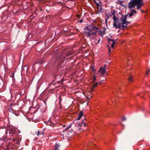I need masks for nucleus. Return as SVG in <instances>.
Returning a JSON list of instances; mask_svg holds the SVG:
<instances>
[{"label": "nucleus", "instance_id": "obj_36", "mask_svg": "<svg viewBox=\"0 0 150 150\" xmlns=\"http://www.w3.org/2000/svg\"><path fill=\"white\" fill-rule=\"evenodd\" d=\"M1 140H2L0 138V141H1Z\"/></svg>", "mask_w": 150, "mask_h": 150}, {"label": "nucleus", "instance_id": "obj_1", "mask_svg": "<svg viewBox=\"0 0 150 150\" xmlns=\"http://www.w3.org/2000/svg\"><path fill=\"white\" fill-rule=\"evenodd\" d=\"M98 28L93 24H91L88 27L84 28L85 34L86 36L90 38L93 35L96 36V33L98 31Z\"/></svg>", "mask_w": 150, "mask_h": 150}, {"label": "nucleus", "instance_id": "obj_31", "mask_svg": "<svg viewBox=\"0 0 150 150\" xmlns=\"http://www.w3.org/2000/svg\"><path fill=\"white\" fill-rule=\"evenodd\" d=\"M76 16L78 17H79L80 15H79V14H77Z\"/></svg>", "mask_w": 150, "mask_h": 150}, {"label": "nucleus", "instance_id": "obj_25", "mask_svg": "<svg viewBox=\"0 0 150 150\" xmlns=\"http://www.w3.org/2000/svg\"><path fill=\"white\" fill-rule=\"evenodd\" d=\"M122 1H118V4H120V5H122Z\"/></svg>", "mask_w": 150, "mask_h": 150}, {"label": "nucleus", "instance_id": "obj_28", "mask_svg": "<svg viewBox=\"0 0 150 150\" xmlns=\"http://www.w3.org/2000/svg\"><path fill=\"white\" fill-rule=\"evenodd\" d=\"M73 131V130L71 129V130L70 131V132H68V134H69V133H70V132H72Z\"/></svg>", "mask_w": 150, "mask_h": 150}, {"label": "nucleus", "instance_id": "obj_13", "mask_svg": "<svg viewBox=\"0 0 150 150\" xmlns=\"http://www.w3.org/2000/svg\"><path fill=\"white\" fill-rule=\"evenodd\" d=\"M98 83H96L95 84L93 85L92 87L91 88V90L92 91H93L94 88H95V87L96 86H97Z\"/></svg>", "mask_w": 150, "mask_h": 150}, {"label": "nucleus", "instance_id": "obj_15", "mask_svg": "<svg viewBox=\"0 0 150 150\" xmlns=\"http://www.w3.org/2000/svg\"><path fill=\"white\" fill-rule=\"evenodd\" d=\"M104 31L103 30L100 31V32L99 35L102 37H103L104 34Z\"/></svg>", "mask_w": 150, "mask_h": 150}, {"label": "nucleus", "instance_id": "obj_8", "mask_svg": "<svg viewBox=\"0 0 150 150\" xmlns=\"http://www.w3.org/2000/svg\"><path fill=\"white\" fill-rule=\"evenodd\" d=\"M83 112L82 111H81L78 114V117L76 119V120H79L83 116Z\"/></svg>", "mask_w": 150, "mask_h": 150}, {"label": "nucleus", "instance_id": "obj_20", "mask_svg": "<svg viewBox=\"0 0 150 150\" xmlns=\"http://www.w3.org/2000/svg\"><path fill=\"white\" fill-rule=\"evenodd\" d=\"M133 15V13H132L131 12L129 14V16L130 17H131Z\"/></svg>", "mask_w": 150, "mask_h": 150}, {"label": "nucleus", "instance_id": "obj_3", "mask_svg": "<svg viewBox=\"0 0 150 150\" xmlns=\"http://www.w3.org/2000/svg\"><path fill=\"white\" fill-rule=\"evenodd\" d=\"M127 14L125 15L124 17L123 15L122 16V17L120 19V23H121V29L124 30V28H126L127 25L129 24L130 22L127 21Z\"/></svg>", "mask_w": 150, "mask_h": 150}, {"label": "nucleus", "instance_id": "obj_7", "mask_svg": "<svg viewBox=\"0 0 150 150\" xmlns=\"http://www.w3.org/2000/svg\"><path fill=\"white\" fill-rule=\"evenodd\" d=\"M108 42L111 45L112 48L114 47L115 44V41L113 39L111 38H108Z\"/></svg>", "mask_w": 150, "mask_h": 150}, {"label": "nucleus", "instance_id": "obj_6", "mask_svg": "<svg viewBox=\"0 0 150 150\" xmlns=\"http://www.w3.org/2000/svg\"><path fill=\"white\" fill-rule=\"evenodd\" d=\"M105 67V65L103 67H101L98 71V72L100 73V74L101 76H103L105 72L106 69Z\"/></svg>", "mask_w": 150, "mask_h": 150}, {"label": "nucleus", "instance_id": "obj_9", "mask_svg": "<svg viewBox=\"0 0 150 150\" xmlns=\"http://www.w3.org/2000/svg\"><path fill=\"white\" fill-rule=\"evenodd\" d=\"M11 145L12 144L11 143L8 144L6 145V149L4 150H10L11 149H12Z\"/></svg>", "mask_w": 150, "mask_h": 150}, {"label": "nucleus", "instance_id": "obj_30", "mask_svg": "<svg viewBox=\"0 0 150 150\" xmlns=\"http://www.w3.org/2000/svg\"><path fill=\"white\" fill-rule=\"evenodd\" d=\"M100 41V38L98 41L97 43H98Z\"/></svg>", "mask_w": 150, "mask_h": 150}, {"label": "nucleus", "instance_id": "obj_35", "mask_svg": "<svg viewBox=\"0 0 150 150\" xmlns=\"http://www.w3.org/2000/svg\"><path fill=\"white\" fill-rule=\"evenodd\" d=\"M97 39H96L95 40V41H97Z\"/></svg>", "mask_w": 150, "mask_h": 150}, {"label": "nucleus", "instance_id": "obj_22", "mask_svg": "<svg viewBox=\"0 0 150 150\" xmlns=\"http://www.w3.org/2000/svg\"><path fill=\"white\" fill-rule=\"evenodd\" d=\"M150 70L149 69H148L146 71V75H148V74Z\"/></svg>", "mask_w": 150, "mask_h": 150}, {"label": "nucleus", "instance_id": "obj_34", "mask_svg": "<svg viewBox=\"0 0 150 150\" xmlns=\"http://www.w3.org/2000/svg\"><path fill=\"white\" fill-rule=\"evenodd\" d=\"M111 13V14H112V13ZM112 14H111V15H110V16H112Z\"/></svg>", "mask_w": 150, "mask_h": 150}, {"label": "nucleus", "instance_id": "obj_26", "mask_svg": "<svg viewBox=\"0 0 150 150\" xmlns=\"http://www.w3.org/2000/svg\"><path fill=\"white\" fill-rule=\"evenodd\" d=\"M83 21V19H81L79 21V22L80 23H81V22H82Z\"/></svg>", "mask_w": 150, "mask_h": 150}, {"label": "nucleus", "instance_id": "obj_10", "mask_svg": "<svg viewBox=\"0 0 150 150\" xmlns=\"http://www.w3.org/2000/svg\"><path fill=\"white\" fill-rule=\"evenodd\" d=\"M96 6L98 10L100 11L102 8V6L100 5L98 3H97Z\"/></svg>", "mask_w": 150, "mask_h": 150}, {"label": "nucleus", "instance_id": "obj_11", "mask_svg": "<svg viewBox=\"0 0 150 150\" xmlns=\"http://www.w3.org/2000/svg\"><path fill=\"white\" fill-rule=\"evenodd\" d=\"M60 145L59 144V143H56V145L55 147V149L54 150H59V149H58V148L60 147Z\"/></svg>", "mask_w": 150, "mask_h": 150}, {"label": "nucleus", "instance_id": "obj_16", "mask_svg": "<svg viewBox=\"0 0 150 150\" xmlns=\"http://www.w3.org/2000/svg\"><path fill=\"white\" fill-rule=\"evenodd\" d=\"M129 81L130 82H132L133 81L132 77V76H130L129 78Z\"/></svg>", "mask_w": 150, "mask_h": 150}, {"label": "nucleus", "instance_id": "obj_27", "mask_svg": "<svg viewBox=\"0 0 150 150\" xmlns=\"http://www.w3.org/2000/svg\"><path fill=\"white\" fill-rule=\"evenodd\" d=\"M43 62H40L39 61H38L37 62V63H43Z\"/></svg>", "mask_w": 150, "mask_h": 150}, {"label": "nucleus", "instance_id": "obj_29", "mask_svg": "<svg viewBox=\"0 0 150 150\" xmlns=\"http://www.w3.org/2000/svg\"><path fill=\"white\" fill-rule=\"evenodd\" d=\"M99 72H98L97 73H95V74H94V75H96H96L98 74L99 73Z\"/></svg>", "mask_w": 150, "mask_h": 150}, {"label": "nucleus", "instance_id": "obj_18", "mask_svg": "<svg viewBox=\"0 0 150 150\" xmlns=\"http://www.w3.org/2000/svg\"><path fill=\"white\" fill-rule=\"evenodd\" d=\"M96 75H94V76L93 77V81L94 82L95 81H96Z\"/></svg>", "mask_w": 150, "mask_h": 150}, {"label": "nucleus", "instance_id": "obj_39", "mask_svg": "<svg viewBox=\"0 0 150 150\" xmlns=\"http://www.w3.org/2000/svg\"><path fill=\"white\" fill-rule=\"evenodd\" d=\"M107 20L106 19V20H105V22H107Z\"/></svg>", "mask_w": 150, "mask_h": 150}, {"label": "nucleus", "instance_id": "obj_19", "mask_svg": "<svg viewBox=\"0 0 150 150\" xmlns=\"http://www.w3.org/2000/svg\"><path fill=\"white\" fill-rule=\"evenodd\" d=\"M59 103L60 105H61V101H62V98H61L60 96L59 97Z\"/></svg>", "mask_w": 150, "mask_h": 150}, {"label": "nucleus", "instance_id": "obj_37", "mask_svg": "<svg viewBox=\"0 0 150 150\" xmlns=\"http://www.w3.org/2000/svg\"><path fill=\"white\" fill-rule=\"evenodd\" d=\"M65 125H64L63 126V127H65Z\"/></svg>", "mask_w": 150, "mask_h": 150}, {"label": "nucleus", "instance_id": "obj_32", "mask_svg": "<svg viewBox=\"0 0 150 150\" xmlns=\"http://www.w3.org/2000/svg\"><path fill=\"white\" fill-rule=\"evenodd\" d=\"M110 51H111V50H110V49H109V53H110Z\"/></svg>", "mask_w": 150, "mask_h": 150}, {"label": "nucleus", "instance_id": "obj_12", "mask_svg": "<svg viewBox=\"0 0 150 150\" xmlns=\"http://www.w3.org/2000/svg\"><path fill=\"white\" fill-rule=\"evenodd\" d=\"M35 133L38 136L42 134L43 135H44L43 132H40L39 131H38L37 132H35Z\"/></svg>", "mask_w": 150, "mask_h": 150}, {"label": "nucleus", "instance_id": "obj_14", "mask_svg": "<svg viewBox=\"0 0 150 150\" xmlns=\"http://www.w3.org/2000/svg\"><path fill=\"white\" fill-rule=\"evenodd\" d=\"M73 54V53L72 52V51H69L66 54V56L67 57L69 56H70V55H71V54Z\"/></svg>", "mask_w": 150, "mask_h": 150}, {"label": "nucleus", "instance_id": "obj_38", "mask_svg": "<svg viewBox=\"0 0 150 150\" xmlns=\"http://www.w3.org/2000/svg\"><path fill=\"white\" fill-rule=\"evenodd\" d=\"M95 38V37H93V38H92V39H93V38Z\"/></svg>", "mask_w": 150, "mask_h": 150}, {"label": "nucleus", "instance_id": "obj_17", "mask_svg": "<svg viewBox=\"0 0 150 150\" xmlns=\"http://www.w3.org/2000/svg\"><path fill=\"white\" fill-rule=\"evenodd\" d=\"M56 1L60 3H63L64 2V0H56Z\"/></svg>", "mask_w": 150, "mask_h": 150}, {"label": "nucleus", "instance_id": "obj_24", "mask_svg": "<svg viewBox=\"0 0 150 150\" xmlns=\"http://www.w3.org/2000/svg\"><path fill=\"white\" fill-rule=\"evenodd\" d=\"M70 126H69L67 127V128H66V129H65V130H64V131H66V130H68V129H69V128H70Z\"/></svg>", "mask_w": 150, "mask_h": 150}, {"label": "nucleus", "instance_id": "obj_2", "mask_svg": "<svg viewBox=\"0 0 150 150\" xmlns=\"http://www.w3.org/2000/svg\"><path fill=\"white\" fill-rule=\"evenodd\" d=\"M112 15H113V19L114 21L113 23V26L116 28H118L119 29H121V23H120L119 21H118V19L117 18L115 15V13L113 12L112 13Z\"/></svg>", "mask_w": 150, "mask_h": 150}, {"label": "nucleus", "instance_id": "obj_33", "mask_svg": "<svg viewBox=\"0 0 150 150\" xmlns=\"http://www.w3.org/2000/svg\"><path fill=\"white\" fill-rule=\"evenodd\" d=\"M12 105H13V104H12V103L11 104H10V106H11Z\"/></svg>", "mask_w": 150, "mask_h": 150}, {"label": "nucleus", "instance_id": "obj_23", "mask_svg": "<svg viewBox=\"0 0 150 150\" xmlns=\"http://www.w3.org/2000/svg\"><path fill=\"white\" fill-rule=\"evenodd\" d=\"M126 120V118L125 117H123L122 118V120L123 121H125V120Z\"/></svg>", "mask_w": 150, "mask_h": 150}, {"label": "nucleus", "instance_id": "obj_40", "mask_svg": "<svg viewBox=\"0 0 150 150\" xmlns=\"http://www.w3.org/2000/svg\"><path fill=\"white\" fill-rule=\"evenodd\" d=\"M41 11H42V9H41Z\"/></svg>", "mask_w": 150, "mask_h": 150}, {"label": "nucleus", "instance_id": "obj_4", "mask_svg": "<svg viewBox=\"0 0 150 150\" xmlns=\"http://www.w3.org/2000/svg\"><path fill=\"white\" fill-rule=\"evenodd\" d=\"M8 132L11 139L13 140H16V139H15L14 138V136L16 133L15 129L14 127L10 128Z\"/></svg>", "mask_w": 150, "mask_h": 150}, {"label": "nucleus", "instance_id": "obj_5", "mask_svg": "<svg viewBox=\"0 0 150 150\" xmlns=\"http://www.w3.org/2000/svg\"><path fill=\"white\" fill-rule=\"evenodd\" d=\"M83 125L84 127H86V123L85 122H84L83 121V120L81 123H79L77 125L78 129L77 130L79 131H82L83 130V129L81 127H82Z\"/></svg>", "mask_w": 150, "mask_h": 150}, {"label": "nucleus", "instance_id": "obj_21", "mask_svg": "<svg viewBox=\"0 0 150 150\" xmlns=\"http://www.w3.org/2000/svg\"><path fill=\"white\" fill-rule=\"evenodd\" d=\"M91 69H92V70L93 71H95L96 72V70L94 68V67H92L91 68Z\"/></svg>", "mask_w": 150, "mask_h": 150}]
</instances>
